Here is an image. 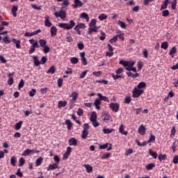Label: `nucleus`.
Segmentation results:
<instances>
[{"label": "nucleus", "mask_w": 178, "mask_h": 178, "mask_svg": "<svg viewBox=\"0 0 178 178\" xmlns=\"http://www.w3.org/2000/svg\"><path fill=\"white\" fill-rule=\"evenodd\" d=\"M116 41H118V38L116 35H115L111 39H110L109 42H111V44H114V42H116Z\"/></svg>", "instance_id": "62"}, {"label": "nucleus", "mask_w": 178, "mask_h": 178, "mask_svg": "<svg viewBox=\"0 0 178 178\" xmlns=\"http://www.w3.org/2000/svg\"><path fill=\"white\" fill-rule=\"evenodd\" d=\"M102 103L101 102V99H96L93 103V105H95L96 109L99 110L101 109V106L99 105H102Z\"/></svg>", "instance_id": "12"}, {"label": "nucleus", "mask_w": 178, "mask_h": 178, "mask_svg": "<svg viewBox=\"0 0 178 178\" xmlns=\"http://www.w3.org/2000/svg\"><path fill=\"white\" fill-rule=\"evenodd\" d=\"M92 33H98V27L97 26L88 28V34L91 35Z\"/></svg>", "instance_id": "9"}, {"label": "nucleus", "mask_w": 178, "mask_h": 178, "mask_svg": "<svg viewBox=\"0 0 178 178\" xmlns=\"http://www.w3.org/2000/svg\"><path fill=\"white\" fill-rule=\"evenodd\" d=\"M177 52V49L176 48V47H173L170 49L169 55H170V56L175 55V54H176Z\"/></svg>", "instance_id": "44"}, {"label": "nucleus", "mask_w": 178, "mask_h": 178, "mask_svg": "<svg viewBox=\"0 0 178 178\" xmlns=\"http://www.w3.org/2000/svg\"><path fill=\"white\" fill-rule=\"evenodd\" d=\"M155 168V163H150L146 165L147 170H152Z\"/></svg>", "instance_id": "30"}, {"label": "nucleus", "mask_w": 178, "mask_h": 178, "mask_svg": "<svg viewBox=\"0 0 178 178\" xmlns=\"http://www.w3.org/2000/svg\"><path fill=\"white\" fill-rule=\"evenodd\" d=\"M47 74L51 73V74H54V73H55V66L54 65L51 66L47 70Z\"/></svg>", "instance_id": "42"}, {"label": "nucleus", "mask_w": 178, "mask_h": 178, "mask_svg": "<svg viewBox=\"0 0 178 178\" xmlns=\"http://www.w3.org/2000/svg\"><path fill=\"white\" fill-rule=\"evenodd\" d=\"M81 19H86V22H89L90 17L86 13H82L80 15Z\"/></svg>", "instance_id": "26"}, {"label": "nucleus", "mask_w": 178, "mask_h": 178, "mask_svg": "<svg viewBox=\"0 0 178 178\" xmlns=\"http://www.w3.org/2000/svg\"><path fill=\"white\" fill-rule=\"evenodd\" d=\"M155 141V136L152 135V134H150V137L147 141V143H154Z\"/></svg>", "instance_id": "58"}, {"label": "nucleus", "mask_w": 178, "mask_h": 178, "mask_svg": "<svg viewBox=\"0 0 178 178\" xmlns=\"http://www.w3.org/2000/svg\"><path fill=\"white\" fill-rule=\"evenodd\" d=\"M24 87V80L21 79L18 85V89L20 90V88H23Z\"/></svg>", "instance_id": "53"}, {"label": "nucleus", "mask_w": 178, "mask_h": 178, "mask_svg": "<svg viewBox=\"0 0 178 178\" xmlns=\"http://www.w3.org/2000/svg\"><path fill=\"white\" fill-rule=\"evenodd\" d=\"M105 38H106V34L105 33V32L102 31L101 36L99 37V40L101 41H104L105 40Z\"/></svg>", "instance_id": "52"}, {"label": "nucleus", "mask_w": 178, "mask_h": 178, "mask_svg": "<svg viewBox=\"0 0 178 178\" xmlns=\"http://www.w3.org/2000/svg\"><path fill=\"white\" fill-rule=\"evenodd\" d=\"M119 133H120V134H123L124 136H127V134H128L127 131H124V126L123 125V124H122L120 126Z\"/></svg>", "instance_id": "20"}, {"label": "nucleus", "mask_w": 178, "mask_h": 178, "mask_svg": "<svg viewBox=\"0 0 178 178\" xmlns=\"http://www.w3.org/2000/svg\"><path fill=\"white\" fill-rule=\"evenodd\" d=\"M68 144L69 145L72 146V145H74V147H76V145H77V139L74 138H71L69 140H68Z\"/></svg>", "instance_id": "18"}, {"label": "nucleus", "mask_w": 178, "mask_h": 178, "mask_svg": "<svg viewBox=\"0 0 178 178\" xmlns=\"http://www.w3.org/2000/svg\"><path fill=\"white\" fill-rule=\"evenodd\" d=\"M134 65H136V61H133V60L128 61V67H127L131 68L134 66Z\"/></svg>", "instance_id": "59"}, {"label": "nucleus", "mask_w": 178, "mask_h": 178, "mask_svg": "<svg viewBox=\"0 0 178 178\" xmlns=\"http://www.w3.org/2000/svg\"><path fill=\"white\" fill-rule=\"evenodd\" d=\"M70 62L72 65H77V63H79V58L77 57H72L70 58Z\"/></svg>", "instance_id": "34"}, {"label": "nucleus", "mask_w": 178, "mask_h": 178, "mask_svg": "<svg viewBox=\"0 0 178 178\" xmlns=\"http://www.w3.org/2000/svg\"><path fill=\"white\" fill-rule=\"evenodd\" d=\"M102 119L104 122H106L108 120H111L112 117L109 114L104 113L102 115Z\"/></svg>", "instance_id": "15"}, {"label": "nucleus", "mask_w": 178, "mask_h": 178, "mask_svg": "<svg viewBox=\"0 0 178 178\" xmlns=\"http://www.w3.org/2000/svg\"><path fill=\"white\" fill-rule=\"evenodd\" d=\"M115 37H117V40L118 38H120V40H121V41H124V33H121L119 35H115Z\"/></svg>", "instance_id": "57"}, {"label": "nucleus", "mask_w": 178, "mask_h": 178, "mask_svg": "<svg viewBox=\"0 0 178 178\" xmlns=\"http://www.w3.org/2000/svg\"><path fill=\"white\" fill-rule=\"evenodd\" d=\"M95 120H97V113L93 111L90 115V122H95Z\"/></svg>", "instance_id": "31"}, {"label": "nucleus", "mask_w": 178, "mask_h": 178, "mask_svg": "<svg viewBox=\"0 0 178 178\" xmlns=\"http://www.w3.org/2000/svg\"><path fill=\"white\" fill-rule=\"evenodd\" d=\"M161 48L163 49H168V48H169V44L168 43V42H164L161 44Z\"/></svg>", "instance_id": "50"}, {"label": "nucleus", "mask_w": 178, "mask_h": 178, "mask_svg": "<svg viewBox=\"0 0 178 178\" xmlns=\"http://www.w3.org/2000/svg\"><path fill=\"white\" fill-rule=\"evenodd\" d=\"M118 24L121 27V29H126L127 27V26L126 25V23H124L121 20H118Z\"/></svg>", "instance_id": "36"}, {"label": "nucleus", "mask_w": 178, "mask_h": 178, "mask_svg": "<svg viewBox=\"0 0 178 178\" xmlns=\"http://www.w3.org/2000/svg\"><path fill=\"white\" fill-rule=\"evenodd\" d=\"M109 108L111 109H112V111L116 113L119 112V108H120V104H119V103L111 102L109 104Z\"/></svg>", "instance_id": "5"}, {"label": "nucleus", "mask_w": 178, "mask_h": 178, "mask_svg": "<svg viewBox=\"0 0 178 178\" xmlns=\"http://www.w3.org/2000/svg\"><path fill=\"white\" fill-rule=\"evenodd\" d=\"M149 154L154 159H156V158H158V153H156V152L152 151V149H149Z\"/></svg>", "instance_id": "25"}, {"label": "nucleus", "mask_w": 178, "mask_h": 178, "mask_svg": "<svg viewBox=\"0 0 178 178\" xmlns=\"http://www.w3.org/2000/svg\"><path fill=\"white\" fill-rule=\"evenodd\" d=\"M22 124H23V121H19L15 124V130H20L22 129Z\"/></svg>", "instance_id": "40"}, {"label": "nucleus", "mask_w": 178, "mask_h": 178, "mask_svg": "<svg viewBox=\"0 0 178 178\" xmlns=\"http://www.w3.org/2000/svg\"><path fill=\"white\" fill-rule=\"evenodd\" d=\"M113 129H106L105 127L103 128V133L104 134H111V133H113Z\"/></svg>", "instance_id": "33"}, {"label": "nucleus", "mask_w": 178, "mask_h": 178, "mask_svg": "<svg viewBox=\"0 0 178 178\" xmlns=\"http://www.w3.org/2000/svg\"><path fill=\"white\" fill-rule=\"evenodd\" d=\"M87 137H88V131L83 130L81 133V138H83V140H86Z\"/></svg>", "instance_id": "27"}, {"label": "nucleus", "mask_w": 178, "mask_h": 178, "mask_svg": "<svg viewBox=\"0 0 178 178\" xmlns=\"http://www.w3.org/2000/svg\"><path fill=\"white\" fill-rule=\"evenodd\" d=\"M145 87H147V83H145V82H140L137 86V88L139 90H141V88H145Z\"/></svg>", "instance_id": "35"}, {"label": "nucleus", "mask_w": 178, "mask_h": 178, "mask_svg": "<svg viewBox=\"0 0 178 178\" xmlns=\"http://www.w3.org/2000/svg\"><path fill=\"white\" fill-rule=\"evenodd\" d=\"M111 76L113 77V80H118V79L123 78V76L115 74H111Z\"/></svg>", "instance_id": "47"}, {"label": "nucleus", "mask_w": 178, "mask_h": 178, "mask_svg": "<svg viewBox=\"0 0 178 178\" xmlns=\"http://www.w3.org/2000/svg\"><path fill=\"white\" fill-rule=\"evenodd\" d=\"M97 97H99L100 101H104V102H109V99L106 96H103L102 94L98 93Z\"/></svg>", "instance_id": "17"}, {"label": "nucleus", "mask_w": 178, "mask_h": 178, "mask_svg": "<svg viewBox=\"0 0 178 178\" xmlns=\"http://www.w3.org/2000/svg\"><path fill=\"white\" fill-rule=\"evenodd\" d=\"M142 94H144V90H140L137 88H134L132 90L133 98H138V97H140V95H142Z\"/></svg>", "instance_id": "3"}, {"label": "nucleus", "mask_w": 178, "mask_h": 178, "mask_svg": "<svg viewBox=\"0 0 178 178\" xmlns=\"http://www.w3.org/2000/svg\"><path fill=\"white\" fill-rule=\"evenodd\" d=\"M67 105V102L66 101H59L58 103V108H65Z\"/></svg>", "instance_id": "23"}, {"label": "nucleus", "mask_w": 178, "mask_h": 178, "mask_svg": "<svg viewBox=\"0 0 178 178\" xmlns=\"http://www.w3.org/2000/svg\"><path fill=\"white\" fill-rule=\"evenodd\" d=\"M65 123L67 125V129L68 130H72V127H73V123H72V121L70 120H66Z\"/></svg>", "instance_id": "22"}, {"label": "nucleus", "mask_w": 178, "mask_h": 178, "mask_svg": "<svg viewBox=\"0 0 178 178\" xmlns=\"http://www.w3.org/2000/svg\"><path fill=\"white\" fill-rule=\"evenodd\" d=\"M166 158H167L166 154H159V160L160 161V162H162V161H165Z\"/></svg>", "instance_id": "41"}, {"label": "nucleus", "mask_w": 178, "mask_h": 178, "mask_svg": "<svg viewBox=\"0 0 178 178\" xmlns=\"http://www.w3.org/2000/svg\"><path fill=\"white\" fill-rule=\"evenodd\" d=\"M3 42H4L5 44H10V39H9V35L5 36L3 39H2Z\"/></svg>", "instance_id": "39"}, {"label": "nucleus", "mask_w": 178, "mask_h": 178, "mask_svg": "<svg viewBox=\"0 0 178 178\" xmlns=\"http://www.w3.org/2000/svg\"><path fill=\"white\" fill-rule=\"evenodd\" d=\"M51 37H55L58 34V29L55 26H52L50 29Z\"/></svg>", "instance_id": "10"}, {"label": "nucleus", "mask_w": 178, "mask_h": 178, "mask_svg": "<svg viewBox=\"0 0 178 178\" xmlns=\"http://www.w3.org/2000/svg\"><path fill=\"white\" fill-rule=\"evenodd\" d=\"M24 163H26V160H24L23 157H21L19 161V166L22 167L24 165Z\"/></svg>", "instance_id": "51"}, {"label": "nucleus", "mask_w": 178, "mask_h": 178, "mask_svg": "<svg viewBox=\"0 0 178 178\" xmlns=\"http://www.w3.org/2000/svg\"><path fill=\"white\" fill-rule=\"evenodd\" d=\"M175 136H176V127H172V128L171 129V134H170L171 138H173Z\"/></svg>", "instance_id": "45"}, {"label": "nucleus", "mask_w": 178, "mask_h": 178, "mask_svg": "<svg viewBox=\"0 0 178 178\" xmlns=\"http://www.w3.org/2000/svg\"><path fill=\"white\" fill-rule=\"evenodd\" d=\"M168 4H169V0H165L163 3L161 5L160 10H162L163 9H166V8H168Z\"/></svg>", "instance_id": "32"}, {"label": "nucleus", "mask_w": 178, "mask_h": 178, "mask_svg": "<svg viewBox=\"0 0 178 178\" xmlns=\"http://www.w3.org/2000/svg\"><path fill=\"white\" fill-rule=\"evenodd\" d=\"M147 131V129L145 127L143 124L140 125L138 129V133L140 136H145V132Z\"/></svg>", "instance_id": "6"}, {"label": "nucleus", "mask_w": 178, "mask_h": 178, "mask_svg": "<svg viewBox=\"0 0 178 178\" xmlns=\"http://www.w3.org/2000/svg\"><path fill=\"white\" fill-rule=\"evenodd\" d=\"M70 154H72V148L70 147H67V150L65 152V154H63V159L65 161L66 159H67V158H69Z\"/></svg>", "instance_id": "7"}, {"label": "nucleus", "mask_w": 178, "mask_h": 178, "mask_svg": "<svg viewBox=\"0 0 178 178\" xmlns=\"http://www.w3.org/2000/svg\"><path fill=\"white\" fill-rule=\"evenodd\" d=\"M169 10H165L162 12V16L166 17L169 15Z\"/></svg>", "instance_id": "63"}, {"label": "nucleus", "mask_w": 178, "mask_h": 178, "mask_svg": "<svg viewBox=\"0 0 178 178\" xmlns=\"http://www.w3.org/2000/svg\"><path fill=\"white\" fill-rule=\"evenodd\" d=\"M72 6L75 9H77V8H81V6H83V2H81L80 0H74V4Z\"/></svg>", "instance_id": "11"}, {"label": "nucleus", "mask_w": 178, "mask_h": 178, "mask_svg": "<svg viewBox=\"0 0 178 178\" xmlns=\"http://www.w3.org/2000/svg\"><path fill=\"white\" fill-rule=\"evenodd\" d=\"M44 26L46 27H51L52 26V22L49 21V17L47 16L44 17Z\"/></svg>", "instance_id": "19"}, {"label": "nucleus", "mask_w": 178, "mask_h": 178, "mask_svg": "<svg viewBox=\"0 0 178 178\" xmlns=\"http://www.w3.org/2000/svg\"><path fill=\"white\" fill-rule=\"evenodd\" d=\"M42 163V157H40L36 159L35 164L36 166H40Z\"/></svg>", "instance_id": "48"}, {"label": "nucleus", "mask_w": 178, "mask_h": 178, "mask_svg": "<svg viewBox=\"0 0 178 178\" xmlns=\"http://www.w3.org/2000/svg\"><path fill=\"white\" fill-rule=\"evenodd\" d=\"M108 145H110L109 148H108ZM107 151H111V149H112V144H109V143H106L104 145H99V149H106Z\"/></svg>", "instance_id": "13"}, {"label": "nucleus", "mask_w": 178, "mask_h": 178, "mask_svg": "<svg viewBox=\"0 0 178 178\" xmlns=\"http://www.w3.org/2000/svg\"><path fill=\"white\" fill-rule=\"evenodd\" d=\"M75 27H76V29H86V24L79 23Z\"/></svg>", "instance_id": "54"}, {"label": "nucleus", "mask_w": 178, "mask_h": 178, "mask_svg": "<svg viewBox=\"0 0 178 178\" xmlns=\"http://www.w3.org/2000/svg\"><path fill=\"white\" fill-rule=\"evenodd\" d=\"M66 11L63 9L59 10V12L56 11L54 13V16L56 17H60L61 20H65L66 19Z\"/></svg>", "instance_id": "2"}, {"label": "nucleus", "mask_w": 178, "mask_h": 178, "mask_svg": "<svg viewBox=\"0 0 178 178\" xmlns=\"http://www.w3.org/2000/svg\"><path fill=\"white\" fill-rule=\"evenodd\" d=\"M119 64L124 66V67H125V70H126V67H128V66H129V61H126L124 60H120Z\"/></svg>", "instance_id": "28"}, {"label": "nucleus", "mask_w": 178, "mask_h": 178, "mask_svg": "<svg viewBox=\"0 0 178 178\" xmlns=\"http://www.w3.org/2000/svg\"><path fill=\"white\" fill-rule=\"evenodd\" d=\"M42 48H43L42 51H43L44 54H48L49 52V49H50L49 47L46 45L45 47H42Z\"/></svg>", "instance_id": "60"}, {"label": "nucleus", "mask_w": 178, "mask_h": 178, "mask_svg": "<svg viewBox=\"0 0 178 178\" xmlns=\"http://www.w3.org/2000/svg\"><path fill=\"white\" fill-rule=\"evenodd\" d=\"M132 99L131 97L127 96L124 99V104H130V102H131Z\"/></svg>", "instance_id": "43"}, {"label": "nucleus", "mask_w": 178, "mask_h": 178, "mask_svg": "<svg viewBox=\"0 0 178 178\" xmlns=\"http://www.w3.org/2000/svg\"><path fill=\"white\" fill-rule=\"evenodd\" d=\"M70 98H72L70 101V105H74V104L77 101V98H79V94L76 92H72L70 95Z\"/></svg>", "instance_id": "4"}, {"label": "nucleus", "mask_w": 178, "mask_h": 178, "mask_svg": "<svg viewBox=\"0 0 178 178\" xmlns=\"http://www.w3.org/2000/svg\"><path fill=\"white\" fill-rule=\"evenodd\" d=\"M39 46L41 47V48H43L44 47L47 46V40L44 39H40L39 40Z\"/></svg>", "instance_id": "29"}, {"label": "nucleus", "mask_w": 178, "mask_h": 178, "mask_svg": "<svg viewBox=\"0 0 178 178\" xmlns=\"http://www.w3.org/2000/svg\"><path fill=\"white\" fill-rule=\"evenodd\" d=\"M10 164L13 166H16V156H12L10 159Z\"/></svg>", "instance_id": "49"}, {"label": "nucleus", "mask_w": 178, "mask_h": 178, "mask_svg": "<svg viewBox=\"0 0 178 178\" xmlns=\"http://www.w3.org/2000/svg\"><path fill=\"white\" fill-rule=\"evenodd\" d=\"M35 92H37V90L35 89H32L30 92H29V95L31 97H34V95H35Z\"/></svg>", "instance_id": "64"}, {"label": "nucleus", "mask_w": 178, "mask_h": 178, "mask_svg": "<svg viewBox=\"0 0 178 178\" xmlns=\"http://www.w3.org/2000/svg\"><path fill=\"white\" fill-rule=\"evenodd\" d=\"M19 10V7L17 6H13L12 9H11V12L13 14V16H14V17H17V10Z\"/></svg>", "instance_id": "14"}, {"label": "nucleus", "mask_w": 178, "mask_h": 178, "mask_svg": "<svg viewBox=\"0 0 178 178\" xmlns=\"http://www.w3.org/2000/svg\"><path fill=\"white\" fill-rule=\"evenodd\" d=\"M80 56H81V60L83 65H84V66H87L88 63H87V58H86V52H81Z\"/></svg>", "instance_id": "8"}, {"label": "nucleus", "mask_w": 178, "mask_h": 178, "mask_svg": "<svg viewBox=\"0 0 178 178\" xmlns=\"http://www.w3.org/2000/svg\"><path fill=\"white\" fill-rule=\"evenodd\" d=\"M32 58L33 59L35 66H40L41 65V62H40L37 56H33Z\"/></svg>", "instance_id": "21"}, {"label": "nucleus", "mask_w": 178, "mask_h": 178, "mask_svg": "<svg viewBox=\"0 0 178 178\" xmlns=\"http://www.w3.org/2000/svg\"><path fill=\"white\" fill-rule=\"evenodd\" d=\"M77 47L80 51H83V49H84V43L83 42L78 43Z\"/></svg>", "instance_id": "55"}, {"label": "nucleus", "mask_w": 178, "mask_h": 178, "mask_svg": "<svg viewBox=\"0 0 178 178\" xmlns=\"http://www.w3.org/2000/svg\"><path fill=\"white\" fill-rule=\"evenodd\" d=\"M76 26V22H74V20L71 19L70 21V24L67 23H60L58 24V27H60V29H64V30H72L73 27Z\"/></svg>", "instance_id": "1"}, {"label": "nucleus", "mask_w": 178, "mask_h": 178, "mask_svg": "<svg viewBox=\"0 0 178 178\" xmlns=\"http://www.w3.org/2000/svg\"><path fill=\"white\" fill-rule=\"evenodd\" d=\"M111 156V153H105L102 156V159H108V158H110Z\"/></svg>", "instance_id": "61"}, {"label": "nucleus", "mask_w": 178, "mask_h": 178, "mask_svg": "<svg viewBox=\"0 0 178 178\" xmlns=\"http://www.w3.org/2000/svg\"><path fill=\"white\" fill-rule=\"evenodd\" d=\"M98 19L101 21L102 20H106V19H108V15H106V14H101L100 15H99Z\"/></svg>", "instance_id": "38"}, {"label": "nucleus", "mask_w": 178, "mask_h": 178, "mask_svg": "<svg viewBox=\"0 0 178 178\" xmlns=\"http://www.w3.org/2000/svg\"><path fill=\"white\" fill-rule=\"evenodd\" d=\"M58 87L60 88L63 85V79H58L57 81Z\"/></svg>", "instance_id": "56"}, {"label": "nucleus", "mask_w": 178, "mask_h": 178, "mask_svg": "<svg viewBox=\"0 0 178 178\" xmlns=\"http://www.w3.org/2000/svg\"><path fill=\"white\" fill-rule=\"evenodd\" d=\"M97 26V19H92L89 23V27H93Z\"/></svg>", "instance_id": "46"}, {"label": "nucleus", "mask_w": 178, "mask_h": 178, "mask_svg": "<svg viewBox=\"0 0 178 178\" xmlns=\"http://www.w3.org/2000/svg\"><path fill=\"white\" fill-rule=\"evenodd\" d=\"M58 168H59V167L58 165V163H56L49 164L47 168V170H55V169H58Z\"/></svg>", "instance_id": "16"}, {"label": "nucleus", "mask_w": 178, "mask_h": 178, "mask_svg": "<svg viewBox=\"0 0 178 178\" xmlns=\"http://www.w3.org/2000/svg\"><path fill=\"white\" fill-rule=\"evenodd\" d=\"M31 154L30 149H26L22 153V156H29Z\"/></svg>", "instance_id": "37"}, {"label": "nucleus", "mask_w": 178, "mask_h": 178, "mask_svg": "<svg viewBox=\"0 0 178 178\" xmlns=\"http://www.w3.org/2000/svg\"><path fill=\"white\" fill-rule=\"evenodd\" d=\"M83 167L86 168L87 173H91L92 172V166L90 164H84Z\"/></svg>", "instance_id": "24"}]
</instances>
